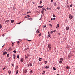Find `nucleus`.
Returning <instances> with one entry per match:
<instances>
[{
  "label": "nucleus",
  "mask_w": 75,
  "mask_h": 75,
  "mask_svg": "<svg viewBox=\"0 0 75 75\" xmlns=\"http://www.w3.org/2000/svg\"><path fill=\"white\" fill-rule=\"evenodd\" d=\"M56 31V30H54L53 31L54 33H55V32Z\"/></svg>",
  "instance_id": "79ce46f5"
},
{
  "label": "nucleus",
  "mask_w": 75,
  "mask_h": 75,
  "mask_svg": "<svg viewBox=\"0 0 75 75\" xmlns=\"http://www.w3.org/2000/svg\"><path fill=\"white\" fill-rule=\"evenodd\" d=\"M68 57L69 59H70V58H71V55H69Z\"/></svg>",
  "instance_id": "aec40b11"
},
{
  "label": "nucleus",
  "mask_w": 75,
  "mask_h": 75,
  "mask_svg": "<svg viewBox=\"0 0 75 75\" xmlns=\"http://www.w3.org/2000/svg\"><path fill=\"white\" fill-rule=\"evenodd\" d=\"M48 36H47V38H49L50 37V32H48Z\"/></svg>",
  "instance_id": "0eeeda50"
},
{
  "label": "nucleus",
  "mask_w": 75,
  "mask_h": 75,
  "mask_svg": "<svg viewBox=\"0 0 75 75\" xmlns=\"http://www.w3.org/2000/svg\"><path fill=\"white\" fill-rule=\"evenodd\" d=\"M30 72H33V71L32 70H31L30 71Z\"/></svg>",
  "instance_id": "4d7b16f0"
},
{
  "label": "nucleus",
  "mask_w": 75,
  "mask_h": 75,
  "mask_svg": "<svg viewBox=\"0 0 75 75\" xmlns=\"http://www.w3.org/2000/svg\"><path fill=\"white\" fill-rule=\"evenodd\" d=\"M26 18H28L29 17H30V16L29 15H27L25 16Z\"/></svg>",
  "instance_id": "f8f14e48"
},
{
  "label": "nucleus",
  "mask_w": 75,
  "mask_h": 75,
  "mask_svg": "<svg viewBox=\"0 0 75 75\" xmlns=\"http://www.w3.org/2000/svg\"><path fill=\"white\" fill-rule=\"evenodd\" d=\"M57 9H58V10H59V9H60L59 7H57Z\"/></svg>",
  "instance_id": "e433bc0d"
},
{
  "label": "nucleus",
  "mask_w": 75,
  "mask_h": 75,
  "mask_svg": "<svg viewBox=\"0 0 75 75\" xmlns=\"http://www.w3.org/2000/svg\"><path fill=\"white\" fill-rule=\"evenodd\" d=\"M69 18L70 20H71V19H72V18H73V16L71 14H70L69 16Z\"/></svg>",
  "instance_id": "f03ea898"
},
{
  "label": "nucleus",
  "mask_w": 75,
  "mask_h": 75,
  "mask_svg": "<svg viewBox=\"0 0 75 75\" xmlns=\"http://www.w3.org/2000/svg\"><path fill=\"white\" fill-rule=\"evenodd\" d=\"M67 7H69V6L68 5H67Z\"/></svg>",
  "instance_id": "338daca9"
},
{
  "label": "nucleus",
  "mask_w": 75,
  "mask_h": 75,
  "mask_svg": "<svg viewBox=\"0 0 75 75\" xmlns=\"http://www.w3.org/2000/svg\"><path fill=\"white\" fill-rule=\"evenodd\" d=\"M44 12V10H42V11L41 13H42V14H43Z\"/></svg>",
  "instance_id": "a878e982"
},
{
  "label": "nucleus",
  "mask_w": 75,
  "mask_h": 75,
  "mask_svg": "<svg viewBox=\"0 0 75 75\" xmlns=\"http://www.w3.org/2000/svg\"><path fill=\"white\" fill-rule=\"evenodd\" d=\"M9 50H10V51H11V47H10L9 49Z\"/></svg>",
  "instance_id": "c03bdc74"
},
{
  "label": "nucleus",
  "mask_w": 75,
  "mask_h": 75,
  "mask_svg": "<svg viewBox=\"0 0 75 75\" xmlns=\"http://www.w3.org/2000/svg\"><path fill=\"white\" fill-rule=\"evenodd\" d=\"M53 69H54V70H56V69H55V68L54 67L53 68Z\"/></svg>",
  "instance_id": "7c9ffc66"
},
{
  "label": "nucleus",
  "mask_w": 75,
  "mask_h": 75,
  "mask_svg": "<svg viewBox=\"0 0 75 75\" xmlns=\"http://www.w3.org/2000/svg\"><path fill=\"white\" fill-rule=\"evenodd\" d=\"M42 9L43 10H45V11H46V9L45 8H42Z\"/></svg>",
  "instance_id": "a211bd4d"
},
{
  "label": "nucleus",
  "mask_w": 75,
  "mask_h": 75,
  "mask_svg": "<svg viewBox=\"0 0 75 75\" xmlns=\"http://www.w3.org/2000/svg\"><path fill=\"white\" fill-rule=\"evenodd\" d=\"M35 12L36 13H39V12H38V11H36Z\"/></svg>",
  "instance_id": "5fc2aeb1"
},
{
  "label": "nucleus",
  "mask_w": 75,
  "mask_h": 75,
  "mask_svg": "<svg viewBox=\"0 0 75 75\" xmlns=\"http://www.w3.org/2000/svg\"><path fill=\"white\" fill-rule=\"evenodd\" d=\"M12 66L14 67V64H12Z\"/></svg>",
  "instance_id": "a18cd8bd"
},
{
  "label": "nucleus",
  "mask_w": 75,
  "mask_h": 75,
  "mask_svg": "<svg viewBox=\"0 0 75 75\" xmlns=\"http://www.w3.org/2000/svg\"><path fill=\"white\" fill-rule=\"evenodd\" d=\"M19 58H20V56H19V55H18L17 56V58H18V59Z\"/></svg>",
  "instance_id": "473e14b6"
},
{
  "label": "nucleus",
  "mask_w": 75,
  "mask_h": 75,
  "mask_svg": "<svg viewBox=\"0 0 75 75\" xmlns=\"http://www.w3.org/2000/svg\"><path fill=\"white\" fill-rule=\"evenodd\" d=\"M23 60H24V59L23 58L21 59V62H23Z\"/></svg>",
  "instance_id": "1a4fd4ad"
},
{
  "label": "nucleus",
  "mask_w": 75,
  "mask_h": 75,
  "mask_svg": "<svg viewBox=\"0 0 75 75\" xmlns=\"http://www.w3.org/2000/svg\"><path fill=\"white\" fill-rule=\"evenodd\" d=\"M63 58H60L59 59L60 61L59 62V63L60 64H62V62L63 61Z\"/></svg>",
  "instance_id": "f257e3e1"
},
{
  "label": "nucleus",
  "mask_w": 75,
  "mask_h": 75,
  "mask_svg": "<svg viewBox=\"0 0 75 75\" xmlns=\"http://www.w3.org/2000/svg\"><path fill=\"white\" fill-rule=\"evenodd\" d=\"M0 28H2V26H1V25L0 24Z\"/></svg>",
  "instance_id": "72a5a7b5"
},
{
  "label": "nucleus",
  "mask_w": 75,
  "mask_h": 75,
  "mask_svg": "<svg viewBox=\"0 0 75 75\" xmlns=\"http://www.w3.org/2000/svg\"><path fill=\"white\" fill-rule=\"evenodd\" d=\"M6 69V68L4 67V68H3V69L4 70V69Z\"/></svg>",
  "instance_id": "09e8293b"
},
{
  "label": "nucleus",
  "mask_w": 75,
  "mask_h": 75,
  "mask_svg": "<svg viewBox=\"0 0 75 75\" xmlns=\"http://www.w3.org/2000/svg\"><path fill=\"white\" fill-rule=\"evenodd\" d=\"M58 35H60V33H58Z\"/></svg>",
  "instance_id": "8fccbe9b"
},
{
  "label": "nucleus",
  "mask_w": 75,
  "mask_h": 75,
  "mask_svg": "<svg viewBox=\"0 0 75 75\" xmlns=\"http://www.w3.org/2000/svg\"><path fill=\"white\" fill-rule=\"evenodd\" d=\"M45 74V71H43L42 73V74Z\"/></svg>",
  "instance_id": "c9c22d12"
},
{
  "label": "nucleus",
  "mask_w": 75,
  "mask_h": 75,
  "mask_svg": "<svg viewBox=\"0 0 75 75\" xmlns=\"http://www.w3.org/2000/svg\"><path fill=\"white\" fill-rule=\"evenodd\" d=\"M66 68H67V69H69V68H69V67H68V66H67V67H66Z\"/></svg>",
  "instance_id": "2eb2a0df"
},
{
  "label": "nucleus",
  "mask_w": 75,
  "mask_h": 75,
  "mask_svg": "<svg viewBox=\"0 0 75 75\" xmlns=\"http://www.w3.org/2000/svg\"><path fill=\"white\" fill-rule=\"evenodd\" d=\"M66 30H69V27L68 26H67L66 28Z\"/></svg>",
  "instance_id": "6e6552de"
},
{
  "label": "nucleus",
  "mask_w": 75,
  "mask_h": 75,
  "mask_svg": "<svg viewBox=\"0 0 75 75\" xmlns=\"http://www.w3.org/2000/svg\"><path fill=\"white\" fill-rule=\"evenodd\" d=\"M18 73V70H17L16 72V74H17Z\"/></svg>",
  "instance_id": "6ab92c4d"
},
{
  "label": "nucleus",
  "mask_w": 75,
  "mask_h": 75,
  "mask_svg": "<svg viewBox=\"0 0 75 75\" xmlns=\"http://www.w3.org/2000/svg\"><path fill=\"white\" fill-rule=\"evenodd\" d=\"M72 7V4H71L70 5V7Z\"/></svg>",
  "instance_id": "f704fd0d"
},
{
  "label": "nucleus",
  "mask_w": 75,
  "mask_h": 75,
  "mask_svg": "<svg viewBox=\"0 0 75 75\" xmlns=\"http://www.w3.org/2000/svg\"><path fill=\"white\" fill-rule=\"evenodd\" d=\"M19 23L20 24L21 23V22H20Z\"/></svg>",
  "instance_id": "69168bd1"
},
{
  "label": "nucleus",
  "mask_w": 75,
  "mask_h": 75,
  "mask_svg": "<svg viewBox=\"0 0 75 75\" xmlns=\"http://www.w3.org/2000/svg\"><path fill=\"white\" fill-rule=\"evenodd\" d=\"M53 1H54V0H51V2H53Z\"/></svg>",
  "instance_id": "3c124183"
},
{
  "label": "nucleus",
  "mask_w": 75,
  "mask_h": 75,
  "mask_svg": "<svg viewBox=\"0 0 75 75\" xmlns=\"http://www.w3.org/2000/svg\"><path fill=\"white\" fill-rule=\"evenodd\" d=\"M55 18H53V20H55Z\"/></svg>",
  "instance_id": "680f3d73"
},
{
  "label": "nucleus",
  "mask_w": 75,
  "mask_h": 75,
  "mask_svg": "<svg viewBox=\"0 0 75 75\" xmlns=\"http://www.w3.org/2000/svg\"><path fill=\"white\" fill-rule=\"evenodd\" d=\"M41 33L40 34H39V37H40V36H41Z\"/></svg>",
  "instance_id": "a19ab883"
},
{
  "label": "nucleus",
  "mask_w": 75,
  "mask_h": 75,
  "mask_svg": "<svg viewBox=\"0 0 75 75\" xmlns=\"http://www.w3.org/2000/svg\"><path fill=\"white\" fill-rule=\"evenodd\" d=\"M31 41V40H28V41Z\"/></svg>",
  "instance_id": "603ef678"
},
{
  "label": "nucleus",
  "mask_w": 75,
  "mask_h": 75,
  "mask_svg": "<svg viewBox=\"0 0 75 75\" xmlns=\"http://www.w3.org/2000/svg\"><path fill=\"white\" fill-rule=\"evenodd\" d=\"M7 54V52H3V55H6V54Z\"/></svg>",
  "instance_id": "20e7f679"
},
{
  "label": "nucleus",
  "mask_w": 75,
  "mask_h": 75,
  "mask_svg": "<svg viewBox=\"0 0 75 75\" xmlns=\"http://www.w3.org/2000/svg\"><path fill=\"white\" fill-rule=\"evenodd\" d=\"M16 58V56H15V54H13V59H14Z\"/></svg>",
  "instance_id": "5701e85b"
},
{
  "label": "nucleus",
  "mask_w": 75,
  "mask_h": 75,
  "mask_svg": "<svg viewBox=\"0 0 75 75\" xmlns=\"http://www.w3.org/2000/svg\"><path fill=\"white\" fill-rule=\"evenodd\" d=\"M46 27V25H45L44 28L45 27Z\"/></svg>",
  "instance_id": "de8ad7c7"
},
{
  "label": "nucleus",
  "mask_w": 75,
  "mask_h": 75,
  "mask_svg": "<svg viewBox=\"0 0 75 75\" xmlns=\"http://www.w3.org/2000/svg\"><path fill=\"white\" fill-rule=\"evenodd\" d=\"M51 20H53V18H51Z\"/></svg>",
  "instance_id": "6e6d98bb"
},
{
  "label": "nucleus",
  "mask_w": 75,
  "mask_h": 75,
  "mask_svg": "<svg viewBox=\"0 0 75 75\" xmlns=\"http://www.w3.org/2000/svg\"><path fill=\"white\" fill-rule=\"evenodd\" d=\"M2 35V36H4V34H3V35Z\"/></svg>",
  "instance_id": "bf43d9fd"
},
{
  "label": "nucleus",
  "mask_w": 75,
  "mask_h": 75,
  "mask_svg": "<svg viewBox=\"0 0 75 75\" xmlns=\"http://www.w3.org/2000/svg\"><path fill=\"white\" fill-rule=\"evenodd\" d=\"M42 59V58H40L39 59V60L40 61H41V60Z\"/></svg>",
  "instance_id": "bb28decb"
},
{
  "label": "nucleus",
  "mask_w": 75,
  "mask_h": 75,
  "mask_svg": "<svg viewBox=\"0 0 75 75\" xmlns=\"http://www.w3.org/2000/svg\"><path fill=\"white\" fill-rule=\"evenodd\" d=\"M51 33H52H52H53V32H52V31H51Z\"/></svg>",
  "instance_id": "864d4df0"
},
{
  "label": "nucleus",
  "mask_w": 75,
  "mask_h": 75,
  "mask_svg": "<svg viewBox=\"0 0 75 75\" xmlns=\"http://www.w3.org/2000/svg\"><path fill=\"white\" fill-rule=\"evenodd\" d=\"M27 14H28L29 13H31V12H28L27 13Z\"/></svg>",
  "instance_id": "58836bf2"
},
{
  "label": "nucleus",
  "mask_w": 75,
  "mask_h": 75,
  "mask_svg": "<svg viewBox=\"0 0 75 75\" xmlns=\"http://www.w3.org/2000/svg\"><path fill=\"white\" fill-rule=\"evenodd\" d=\"M49 10H51V8H49Z\"/></svg>",
  "instance_id": "e2e57ef3"
},
{
  "label": "nucleus",
  "mask_w": 75,
  "mask_h": 75,
  "mask_svg": "<svg viewBox=\"0 0 75 75\" xmlns=\"http://www.w3.org/2000/svg\"><path fill=\"white\" fill-rule=\"evenodd\" d=\"M49 48L50 49V48H51V47H49Z\"/></svg>",
  "instance_id": "0e129e2a"
},
{
  "label": "nucleus",
  "mask_w": 75,
  "mask_h": 75,
  "mask_svg": "<svg viewBox=\"0 0 75 75\" xmlns=\"http://www.w3.org/2000/svg\"><path fill=\"white\" fill-rule=\"evenodd\" d=\"M37 33H40V30L39 29H38V30L36 31Z\"/></svg>",
  "instance_id": "9d476101"
},
{
  "label": "nucleus",
  "mask_w": 75,
  "mask_h": 75,
  "mask_svg": "<svg viewBox=\"0 0 75 75\" xmlns=\"http://www.w3.org/2000/svg\"><path fill=\"white\" fill-rule=\"evenodd\" d=\"M59 28V24H57V26L56 27L57 28Z\"/></svg>",
  "instance_id": "4be33fe9"
},
{
  "label": "nucleus",
  "mask_w": 75,
  "mask_h": 75,
  "mask_svg": "<svg viewBox=\"0 0 75 75\" xmlns=\"http://www.w3.org/2000/svg\"><path fill=\"white\" fill-rule=\"evenodd\" d=\"M48 46V47H51V45L50 44H49Z\"/></svg>",
  "instance_id": "c756f323"
},
{
  "label": "nucleus",
  "mask_w": 75,
  "mask_h": 75,
  "mask_svg": "<svg viewBox=\"0 0 75 75\" xmlns=\"http://www.w3.org/2000/svg\"><path fill=\"white\" fill-rule=\"evenodd\" d=\"M47 10H48V9H49L48 8H46Z\"/></svg>",
  "instance_id": "13d9d810"
},
{
  "label": "nucleus",
  "mask_w": 75,
  "mask_h": 75,
  "mask_svg": "<svg viewBox=\"0 0 75 75\" xmlns=\"http://www.w3.org/2000/svg\"><path fill=\"white\" fill-rule=\"evenodd\" d=\"M19 43H20V42L18 41V42H17V44H19Z\"/></svg>",
  "instance_id": "ea45409f"
},
{
  "label": "nucleus",
  "mask_w": 75,
  "mask_h": 75,
  "mask_svg": "<svg viewBox=\"0 0 75 75\" xmlns=\"http://www.w3.org/2000/svg\"><path fill=\"white\" fill-rule=\"evenodd\" d=\"M53 17H55V15H53Z\"/></svg>",
  "instance_id": "49530a36"
},
{
  "label": "nucleus",
  "mask_w": 75,
  "mask_h": 75,
  "mask_svg": "<svg viewBox=\"0 0 75 75\" xmlns=\"http://www.w3.org/2000/svg\"><path fill=\"white\" fill-rule=\"evenodd\" d=\"M14 42L12 44V47H13V45H14Z\"/></svg>",
  "instance_id": "cd10ccee"
},
{
  "label": "nucleus",
  "mask_w": 75,
  "mask_h": 75,
  "mask_svg": "<svg viewBox=\"0 0 75 75\" xmlns=\"http://www.w3.org/2000/svg\"><path fill=\"white\" fill-rule=\"evenodd\" d=\"M28 48L27 47L26 48H25V49H24V50L25 51L26 50H28Z\"/></svg>",
  "instance_id": "b1692460"
},
{
  "label": "nucleus",
  "mask_w": 75,
  "mask_h": 75,
  "mask_svg": "<svg viewBox=\"0 0 75 75\" xmlns=\"http://www.w3.org/2000/svg\"><path fill=\"white\" fill-rule=\"evenodd\" d=\"M51 22V21H49V22L50 23V22Z\"/></svg>",
  "instance_id": "774afa93"
},
{
  "label": "nucleus",
  "mask_w": 75,
  "mask_h": 75,
  "mask_svg": "<svg viewBox=\"0 0 75 75\" xmlns=\"http://www.w3.org/2000/svg\"><path fill=\"white\" fill-rule=\"evenodd\" d=\"M14 20H11V22L12 23H14Z\"/></svg>",
  "instance_id": "dca6fc26"
},
{
  "label": "nucleus",
  "mask_w": 75,
  "mask_h": 75,
  "mask_svg": "<svg viewBox=\"0 0 75 75\" xmlns=\"http://www.w3.org/2000/svg\"><path fill=\"white\" fill-rule=\"evenodd\" d=\"M9 21V20H6L5 21V23H8Z\"/></svg>",
  "instance_id": "4468645a"
},
{
  "label": "nucleus",
  "mask_w": 75,
  "mask_h": 75,
  "mask_svg": "<svg viewBox=\"0 0 75 75\" xmlns=\"http://www.w3.org/2000/svg\"><path fill=\"white\" fill-rule=\"evenodd\" d=\"M49 68H50V67H49V66H47L45 67V68L47 69Z\"/></svg>",
  "instance_id": "412c9836"
},
{
  "label": "nucleus",
  "mask_w": 75,
  "mask_h": 75,
  "mask_svg": "<svg viewBox=\"0 0 75 75\" xmlns=\"http://www.w3.org/2000/svg\"><path fill=\"white\" fill-rule=\"evenodd\" d=\"M45 64H47V61H45Z\"/></svg>",
  "instance_id": "c85d7f7f"
},
{
  "label": "nucleus",
  "mask_w": 75,
  "mask_h": 75,
  "mask_svg": "<svg viewBox=\"0 0 75 75\" xmlns=\"http://www.w3.org/2000/svg\"><path fill=\"white\" fill-rule=\"evenodd\" d=\"M25 59H28V57H29V55H28V54H27V56H26V55H25Z\"/></svg>",
  "instance_id": "7ed1b4c3"
},
{
  "label": "nucleus",
  "mask_w": 75,
  "mask_h": 75,
  "mask_svg": "<svg viewBox=\"0 0 75 75\" xmlns=\"http://www.w3.org/2000/svg\"><path fill=\"white\" fill-rule=\"evenodd\" d=\"M43 7V6H38V8H42Z\"/></svg>",
  "instance_id": "ddd939ff"
},
{
  "label": "nucleus",
  "mask_w": 75,
  "mask_h": 75,
  "mask_svg": "<svg viewBox=\"0 0 75 75\" xmlns=\"http://www.w3.org/2000/svg\"><path fill=\"white\" fill-rule=\"evenodd\" d=\"M7 57H9V54H7Z\"/></svg>",
  "instance_id": "37998d69"
},
{
  "label": "nucleus",
  "mask_w": 75,
  "mask_h": 75,
  "mask_svg": "<svg viewBox=\"0 0 75 75\" xmlns=\"http://www.w3.org/2000/svg\"><path fill=\"white\" fill-rule=\"evenodd\" d=\"M29 66H30V67L32 66V64H31V63H30L29 64H28V67H29Z\"/></svg>",
  "instance_id": "9b49d317"
},
{
  "label": "nucleus",
  "mask_w": 75,
  "mask_h": 75,
  "mask_svg": "<svg viewBox=\"0 0 75 75\" xmlns=\"http://www.w3.org/2000/svg\"><path fill=\"white\" fill-rule=\"evenodd\" d=\"M17 24H20V23H18Z\"/></svg>",
  "instance_id": "052dcab7"
},
{
  "label": "nucleus",
  "mask_w": 75,
  "mask_h": 75,
  "mask_svg": "<svg viewBox=\"0 0 75 75\" xmlns=\"http://www.w3.org/2000/svg\"><path fill=\"white\" fill-rule=\"evenodd\" d=\"M8 73L9 74H11V71L9 70L8 71Z\"/></svg>",
  "instance_id": "f3484780"
},
{
  "label": "nucleus",
  "mask_w": 75,
  "mask_h": 75,
  "mask_svg": "<svg viewBox=\"0 0 75 75\" xmlns=\"http://www.w3.org/2000/svg\"><path fill=\"white\" fill-rule=\"evenodd\" d=\"M13 52H14V53H15V54H16V51L15 50H14L13 51Z\"/></svg>",
  "instance_id": "2f4dec72"
},
{
  "label": "nucleus",
  "mask_w": 75,
  "mask_h": 75,
  "mask_svg": "<svg viewBox=\"0 0 75 75\" xmlns=\"http://www.w3.org/2000/svg\"><path fill=\"white\" fill-rule=\"evenodd\" d=\"M28 20H30V21H32L33 20V18H30L27 19Z\"/></svg>",
  "instance_id": "423d86ee"
},
{
  "label": "nucleus",
  "mask_w": 75,
  "mask_h": 75,
  "mask_svg": "<svg viewBox=\"0 0 75 75\" xmlns=\"http://www.w3.org/2000/svg\"><path fill=\"white\" fill-rule=\"evenodd\" d=\"M41 3H42V2L41 1H40V4H41Z\"/></svg>",
  "instance_id": "4c0bfd02"
},
{
  "label": "nucleus",
  "mask_w": 75,
  "mask_h": 75,
  "mask_svg": "<svg viewBox=\"0 0 75 75\" xmlns=\"http://www.w3.org/2000/svg\"><path fill=\"white\" fill-rule=\"evenodd\" d=\"M23 73H25V74L27 73V69H26L23 70Z\"/></svg>",
  "instance_id": "39448f33"
},
{
  "label": "nucleus",
  "mask_w": 75,
  "mask_h": 75,
  "mask_svg": "<svg viewBox=\"0 0 75 75\" xmlns=\"http://www.w3.org/2000/svg\"><path fill=\"white\" fill-rule=\"evenodd\" d=\"M49 26H50V27H52V25L51 24H49Z\"/></svg>",
  "instance_id": "393cba45"
}]
</instances>
